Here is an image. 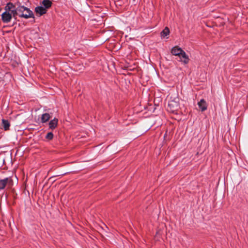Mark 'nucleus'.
Returning a JSON list of instances; mask_svg holds the SVG:
<instances>
[{
  "label": "nucleus",
  "mask_w": 248,
  "mask_h": 248,
  "mask_svg": "<svg viewBox=\"0 0 248 248\" xmlns=\"http://www.w3.org/2000/svg\"><path fill=\"white\" fill-rule=\"evenodd\" d=\"M22 7H20L19 5L16 8L15 5L11 3L8 2L5 6L4 9L6 11H10V13L14 17L16 18V16H18L20 17H28L27 16L24 15L22 13Z\"/></svg>",
  "instance_id": "1"
},
{
  "label": "nucleus",
  "mask_w": 248,
  "mask_h": 248,
  "mask_svg": "<svg viewBox=\"0 0 248 248\" xmlns=\"http://www.w3.org/2000/svg\"><path fill=\"white\" fill-rule=\"evenodd\" d=\"M179 108V98H175L169 101L167 109L168 111L174 112Z\"/></svg>",
  "instance_id": "2"
},
{
  "label": "nucleus",
  "mask_w": 248,
  "mask_h": 248,
  "mask_svg": "<svg viewBox=\"0 0 248 248\" xmlns=\"http://www.w3.org/2000/svg\"><path fill=\"white\" fill-rule=\"evenodd\" d=\"M13 180L11 177H6L0 180V190L4 189L7 186H11L13 185Z\"/></svg>",
  "instance_id": "3"
},
{
  "label": "nucleus",
  "mask_w": 248,
  "mask_h": 248,
  "mask_svg": "<svg viewBox=\"0 0 248 248\" xmlns=\"http://www.w3.org/2000/svg\"><path fill=\"white\" fill-rule=\"evenodd\" d=\"M20 7H22V13L24 15L27 16L28 17H23L25 19H28L29 18H34L33 13L29 8L25 7L23 5H20Z\"/></svg>",
  "instance_id": "4"
},
{
  "label": "nucleus",
  "mask_w": 248,
  "mask_h": 248,
  "mask_svg": "<svg viewBox=\"0 0 248 248\" xmlns=\"http://www.w3.org/2000/svg\"><path fill=\"white\" fill-rule=\"evenodd\" d=\"M12 19L11 14L10 13V11H6L1 15V19L4 23L9 22Z\"/></svg>",
  "instance_id": "5"
},
{
  "label": "nucleus",
  "mask_w": 248,
  "mask_h": 248,
  "mask_svg": "<svg viewBox=\"0 0 248 248\" xmlns=\"http://www.w3.org/2000/svg\"><path fill=\"white\" fill-rule=\"evenodd\" d=\"M182 54H180V55L178 56L180 59V62H182L185 64H187L189 61L188 56L186 55V53L184 51L182 52Z\"/></svg>",
  "instance_id": "6"
},
{
  "label": "nucleus",
  "mask_w": 248,
  "mask_h": 248,
  "mask_svg": "<svg viewBox=\"0 0 248 248\" xmlns=\"http://www.w3.org/2000/svg\"><path fill=\"white\" fill-rule=\"evenodd\" d=\"M58 119L56 118H54L53 119L51 120L48 123L49 129L53 130L58 126Z\"/></svg>",
  "instance_id": "7"
},
{
  "label": "nucleus",
  "mask_w": 248,
  "mask_h": 248,
  "mask_svg": "<svg viewBox=\"0 0 248 248\" xmlns=\"http://www.w3.org/2000/svg\"><path fill=\"white\" fill-rule=\"evenodd\" d=\"M183 51L184 50L178 46H175L172 48L171 53L173 55L178 56L180 54H182V52H183Z\"/></svg>",
  "instance_id": "8"
},
{
  "label": "nucleus",
  "mask_w": 248,
  "mask_h": 248,
  "mask_svg": "<svg viewBox=\"0 0 248 248\" xmlns=\"http://www.w3.org/2000/svg\"><path fill=\"white\" fill-rule=\"evenodd\" d=\"M35 12L39 15V16H42L46 14L47 10H46L45 8H44L42 6H37L35 8Z\"/></svg>",
  "instance_id": "9"
},
{
  "label": "nucleus",
  "mask_w": 248,
  "mask_h": 248,
  "mask_svg": "<svg viewBox=\"0 0 248 248\" xmlns=\"http://www.w3.org/2000/svg\"><path fill=\"white\" fill-rule=\"evenodd\" d=\"M198 105L202 111H204L207 108V104L204 99H202L198 102Z\"/></svg>",
  "instance_id": "10"
},
{
  "label": "nucleus",
  "mask_w": 248,
  "mask_h": 248,
  "mask_svg": "<svg viewBox=\"0 0 248 248\" xmlns=\"http://www.w3.org/2000/svg\"><path fill=\"white\" fill-rule=\"evenodd\" d=\"M50 118V115L48 113H45L42 114L41 117V122L43 124L47 122Z\"/></svg>",
  "instance_id": "11"
},
{
  "label": "nucleus",
  "mask_w": 248,
  "mask_h": 248,
  "mask_svg": "<svg viewBox=\"0 0 248 248\" xmlns=\"http://www.w3.org/2000/svg\"><path fill=\"white\" fill-rule=\"evenodd\" d=\"M42 4L43 5V7L47 10V9L51 7L52 3L50 0H43L42 1Z\"/></svg>",
  "instance_id": "12"
},
{
  "label": "nucleus",
  "mask_w": 248,
  "mask_h": 248,
  "mask_svg": "<svg viewBox=\"0 0 248 248\" xmlns=\"http://www.w3.org/2000/svg\"><path fill=\"white\" fill-rule=\"evenodd\" d=\"M2 125L4 130L6 131L9 129L10 124L8 120L3 119L2 120Z\"/></svg>",
  "instance_id": "13"
},
{
  "label": "nucleus",
  "mask_w": 248,
  "mask_h": 248,
  "mask_svg": "<svg viewBox=\"0 0 248 248\" xmlns=\"http://www.w3.org/2000/svg\"><path fill=\"white\" fill-rule=\"evenodd\" d=\"M170 30L168 27H166L165 29L160 32V35L162 38H165L170 34Z\"/></svg>",
  "instance_id": "14"
},
{
  "label": "nucleus",
  "mask_w": 248,
  "mask_h": 248,
  "mask_svg": "<svg viewBox=\"0 0 248 248\" xmlns=\"http://www.w3.org/2000/svg\"><path fill=\"white\" fill-rule=\"evenodd\" d=\"M54 137V135L52 132H48L46 136V139L48 140H51Z\"/></svg>",
  "instance_id": "15"
}]
</instances>
